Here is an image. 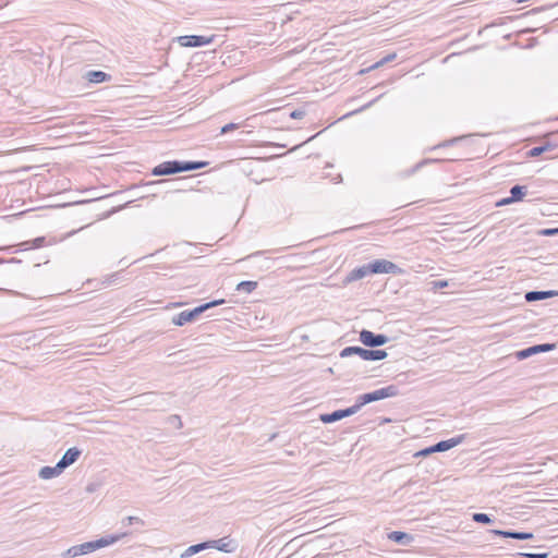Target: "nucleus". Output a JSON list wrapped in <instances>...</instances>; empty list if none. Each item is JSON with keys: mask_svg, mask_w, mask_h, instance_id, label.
Here are the masks:
<instances>
[{"mask_svg": "<svg viewBox=\"0 0 558 558\" xmlns=\"http://www.w3.org/2000/svg\"><path fill=\"white\" fill-rule=\"evenodd\" d=\"M398 395H399L398 386L389 385L384 388H380V389H377V390H374L371 392H366L367 397L365 398V400H368L369 403H372V402L379 401V400H383L386 398L396 397Z\"/></svg>", "mask_w": 558, "mask_h": 558, "instance_id": "9", "label": "nucleus"}, {"mask_svg": "<svg viewBox=\"0 0 558 558\" xmlns=\"http://www.w3.org/2000/svg\"><path fill=\"white\" fill-rule=\"evenodd\" d=\"M464 438H465L464 435H458L456 437H452V438H449L446 440H440V441L436 442L435 445H433V450H435V452L448 451V450L454 448L456 446L460 445L464 440Z\"/></svg>", "mask_w": 558, "mask_h": 558, "instance_id": "12", "label": "nucleus"}, {"mask_svg": "<svg viewBox=\"0 0 558 558\" xmlns=\"http://www.w3.org/2000/svg\"><path fill=\"white\" fill-rule=\"evenodd\" d=\"M513 202L510 199V196L508 197H504L501 199H499L497 203H496V206L497 207H501V206H506V205H510L512 204Z\"/></svg>", "mask_w": 558, "mask_h": 558, "instance_id": "37", "label": "nucleus"}, {"mask_svg": "<svg viewBox=\"0 0 558 558\" xmlns=\"http://www.w3.org/2000/svg\"><path fill=\"white\" fill-rule=\"evenodd\" d=\"M442 161H444L442 159H432V158L423 159V160L418 161L417 163H415L410 169H407V170H403L402 172H400V177L409 178V177L413 175L414 173H416L418 170H421L426 165L442 162Z\"/></svg>", "mask_w": 558, "mask_h": 558, "instance_id": "17", "label": "nucleus"}, {"mask_svg": "<svg viewBox=\"0 0 558 558\" xmlns=\"http://www.w3.org/2000/svg\"><path fill=\"white\" fill-rule=\"evenodd\" d=\"M368 265V271L371 275H377V274H392V275H400L403 272V270L395 263L387 260V259H375Z\"/></svg>", "mask_w": 558, "mask_h": 558, "instance_id": "4", "label": "nucleus"}, {"mask_svg": "<svg viewBox=\"0 0 558 558\" xmlns=\"http://www.w3.org/2000/svg\"><path fill=\"white\" fill-rule=\"evenodd\" d=\"M360 341L367 348H378L386 344L389 338L384 333H375L368 329L360 331Z\"/></svg>", "mask_w": 558, "mask_h": 558, "instance_id": "5", "label": "nucleus"}, {"mask_svg": "<svg viewBox=\"0 0 558 558\" xmlns=\"http://www.w3.org/2000/svg\"><path fill=\"white\" fill-rule=\"evenodd\" d=\"M209 165L208 161L204 160H180L181 173L189 172L194 170L204 169Z\"/></svg>", "mask_w": 558, "mask_h": 558, "instance_id": "19", "label": "nucleus"}, {"mask_svg": "<svg viewBox=\"0 0 558 558\" xmlns=\"http://www.w3.org/2000/svg\"><path fill=\"white\" fill-rule=\"evenodd\" d=\"M1 263L21 264V263H22V260L13 257V258H10V259H8V260L0 259V264H1Z\"/></svg>", "mask_w": 558, "mask_h": 558, "instance_id": "41", "label": "nucleus"}, {"mask_svg": "<svg viewBox=\"0 0 558 558\" xmlns=\"http://www.w3.org/2000/svg\"><path fill=\"white\" fill-rule=\"evenodd\" d=\"M353 414V410L349 407L347 409L336 410L331 413L320 414L319 420L325 424H330L340 421L344 417L351 416Z\"/></svg>", "mask_w": 558, "mask_h": 558, "instance_id": "10", "label": "nucleus"}, {"mask_svg": "<svg viewBox=\"0 0 558 558\" xmlns=\"http://www.w3.org/2000/svg\"><path fill=\"white\" fill-rule=\"evenodd\" d=\"M122 524L123 525H131V524L145 525V522H144V520H142L138 517L129 515V517H126L125 519L122 520Z\"/></svg>", "mask_w": 558, "mask_h": 558, "instance_id": "31", "label": "nucleus"}, {"mask_svg": "<svg viewBox=\"0 0 558 558\" xmlns=\"http://www.w3.org/2000/svg\"><path fill=\"white\" fill-rule=\"evenodd\" d=\"M539 235H543V236H554V235H558V227L557 228H546V229H542L539 232H538Z\"/></svg>", "mask_w": 558, "mask_h": 558, "instance_id": "32", "label": "nucleus"}, {"mask_svg": "<svg viewBox=\"0 0 558 558\" xmlns=\"http://www.w3.org/2000/svg\"><path fill=\"white\" fill-rule=\"evenodd\" d=\"M207 544L209 548H215L223 553H232L236 548L234 542L228 537L207 541Z\"/></svg>", "mask_w": 558, "mask_h": 558, "instance_id": "13", "label": "nucleus"}, {"mask_svg": "<svg viewBox=\"0 0 558 558\" xmlns=\"http://www.w3.org/2000/svg\"><path fill=\"white\" fill-rule=\"evenodd\" d=\"M208 544L206 542H202L195 545H191L185 549V551L181 555V558H189L195 554H198L202 550L208 549Z\"/></svg>", "mask_w": 558, "mask_h": 558, "instance_id": "25", "label": "nucleus"}, {"mask_svg": "<svg viewBox=\"0 0 558 558\" xmlns=\"http://www.w3.org/2000/svg\"><path fill=\"white\" fill-rule=\"evenodd\" d=\"M388 539H390L397 544L408 546L414 541V536L407 532L392 531L388 534Z\"/></svg>", "mask_w": 558, "mask_h": 558, "instance_id": "16", "label": "nucleus"}, {"mask_svg": "<svg viewBox=\"0 0 558 558\" xmlns=\"http://www.w3.org/2000/svg\"><path fill=\"white\" fill-rule=\"evenodd\" d=\"M460 138L456 137V138L449 140V141H445L444 143L439 144L438 147H445V146L452 145L456 142H458ZM435 148H437V146Z\"/></svg>", "mask_w": 558, "mask_h": 558, "instance_id": "40", "label": "nucleus"}, {"mask_svg": "<svg viewBox=\"0 0 558 558\" xmlns=\"http://www.w3.org/2000/svg\"><path fill=\"white\" fill-rule=\"evenodd\" d=\"M319 134H320V132L317 134H314V136H312L308 141L313 140L314 137H317V135H319Z\"/></svg>", "mask_w": 558, "mask_h": 558, "instance_id": "45", "label": "nucleus"}, {"mask_svg": "<svg viewBox=\"0 0 558 558\" xmlns=\"http://www.w3.org/2000/svg\"><path fill=\"white\" fill-rule=\"evenodd\" d=\"M165 182H167V181L166 180H156V181L147 182L146 185L161 184V183H165Z\"/></svg>", "mask_w": 558, "mask_h": 558, "instance_id": "43", "label": "nucleus"}, {"mask_svg": "<svg viewBox=\"0 0 558 558\" xmlns=\"http://www.w3.org/2000/svg\"><path fill=\"white\" fill-rule=\"evenodd\" d=\"M85 77L88 80V82L96 83V84L108 82L111 80L110 74H108L104 71H95V70L88 71L86 73Z\"/></svg>", "mask_w": 558, "mask_h": 558, "instance_id": "20", "label": "nucleus"}, {"mask_svg": "<svg viewBox=\"0 0 558 558\" xmlns=\"http://www.w3.org/2000/svg\"><path fill=\"white\" fill-rule=\"evenodd\" d=\"M239 126H240V124H238V123H228L221 128L220 133L227 134L233 130H236Z\"/></svg>", "mask_w": 558, "mask_h": 558, "instance_id": "35", "label": "nucleus"}, {"mask_svg": "<svg viewBox=\"0 0 558 558\" xmlns=\"http://www.w3.org/2000/svg\"><path fill=\"white\" fill-rule=\"evenodd\" d=\"M556 146H557L556 144H551L550 142H546L543 145L535 146V147L531 148L527 151V156H530V157H538L542 154H544L545 151L553 150L554 148H556Z\"/></svg>", "mask_w": 558, "mask_h": 558, "instance_id": "24", "label": "nucleus"}, {"mask_svg": "<svg viewBox=\"0 0 558 558\" xmlns=\"http://www.w3.org/2000/svg\"><path fill=\"white\" fill-rule=\"evenodd\" d=\"M215 37H216L215 35H211V36L183 35V36L178 37V43L182 47H189V48L202 47V46L211 44L214 41Z\"/></svg>", "mask_w": 558, "mask_h": 558, "instance_id": "6", "label": "nucleus"}, {"mask_svg": "<svg viewBox=\"0 0 558 558\" xmlns=\"http://www.w3.org/2000/svg\"><path fill=\"white\" fill-rule=\"evenodd\" d=\"M262 253H263L262 251H257L256 253L250 255L248 257L257 256V255H260Z\"/></svg>", "mask_w": 558, "mask_h": 558, "instance_id": "44", "label": "nucleus"}, {"mask_svg": "<svg viewBox=\"0 0 558 558\" xmlns=\"http://www.w3.org/2000/svg\"><path fill=\"white\" fill-rule=\"evenodd\" d=\"M366 397H367L366 393L360 395L356 398L355 403L352 407H350L353 410L354 414L357 413L362 407L369 403L368 400H365Z\"/></svg>", "mask_w": 558, "mask_h": 558, "instance_id": "29", "label": "nucleus"}, {"mask_svg": "<svg viewBox=\"0 0 558 558\" xmlns=\"http://www.w3.org/2000/svg\"><path fill=\"white\" fill-rule=\"evenodd\" d=\"M173 418L180 422V417L178 415H174Z\"/></svg>", "mask_w": 558, "mask_h": 558, "instance_id": "46", "label": "nucleus"}, {"mask_svg": "<svg viewBox=\"0 0 558 558\" xmlns=\"http://www.w3.org/2000/svg\"><path fill=\"white\" fill-rule=\"evenodd\" d=\"M304 116H305V111L303 109H294L289 113V117L291 119H295V120L302 119V118H304Z\"/></svg>", "mask_w": 558, "mask_h": 558, "instance_id": "34", "label": "nucleus"}, {"mask_svg": "<svg viewBox=\"0 0 558 558\" xmlns=\"http://www.w3.org/2000/svg\"><path fill=\"white\" fill-rule=\"evenodd\" d=\"M558 295L555 290H532L527 291L524 295L526 302L532 303L536 301L547 300Z\"/></svg>", "mask_w": 558, "mask_h": 558, "instance_id": "11", "label": "nucleus"}, {"mask_svg": "<svg viewBox=\"0 0 558 558\" xmlns=\"http://www.w3.org/2000/svg\"><path fill=\"white\" fill-rule=\"evenodd\" d=\"M556 349V343H541L527 347L515 352L519 361L525 360L534 354L549 352Z\"/></svg>", "mask_w": 558, "mask_h": 558, "instance_id": "8", "label": "nucleus"}, {"mask_svg": "<svg viewBox=\"0 0 558 558\" xmlns=\"http://www.w3.org/2000/svg\"><path fill=\"white\" fill-rule=\"evenodd\" d=\"M510 538L519 539V541H526V539H533L534 534L531 532H519L510 530Z\"/></svg>", "mask_w": 558, "mask_h": 558, "instance_id": "28", "label": "nucleus"}, {"mask_svg": "<svg viewBox=\"0 0 558 558\" xmlns=\"http://www.w3.org/2000/svg\"><path fill=\"white\" fill-rule=\"evenodd\" d=\"M489 533L496 535V536H500V537H505V538H510V530H489Z\"/></svg>", "mask_w": 558, "mask_h": 558, "instance_id": "33", "label": "nucleus"}, {"mask_svg": "<svg viewBox=\"0 0 558 558\" xmlns=\"http://www.w3.org/2000/svg\"><path fill=\"white\" fill-rule=\"evenodd\" d=\"M527 190L525 185L515 184L510 189V199L513 203L520 202L526 195Z\"/></svg>", "mask_w": 558, "mask_h": 558, "instance_id": "23", "label": "nucleus"}, {"mask_svg": "<svg viewBox=\"0 0 558 558\" xmlns=\"http://www.w3.org/2000/svg\"><path fill=\"white\" fill-rule=\"evenodd\" d=\"M257 286H258L257 281L245 280V281L239 282L236 284L235 290L239 292L252 293L257 288Z\"/></svg>", "mask_w": 558, "mask_h": 558, "instance_id": "26", "label": "nucleus"}, {"mask_svg": "<svg viewBox=\"0 0 558 558\" xmlns=\"http://www.w3.org/2000/svg\"><path fill=\"white\" fill-rule=\"evenodd\" d=\"M126 535H128V533L124 532V533H121V534L109 535V536L100 537V538L95 539V541H90V542H86V543H83V544H80V545H75V546L70 547L63 554V556H68V557L74 558V557L87 555V554L93 553V551H95V550H97L99 548L109 546V545L120 541L121 538H123Z\"/></svg>", "mask_w": 558, "mask_h": 558, "instance_id": "1", "label": "nucleus"}, {"mask_svg": "<svg viewBox=\"0 0 558 558\" xmlns=\"http://www.w3.org/2000/svg\"><path fill=\"white\" fill-rule=\"evenodd\" d=\"M225 303H226L225 299H218V300H214V301H210L207 303H203V304L194 307L193 310L183 311V312L177 314L175 316H173L172 324L175 326H184L187 323H192V322L196 320L197 317L201 314L205 313L206 311H208L213 307H216L218 305H222Z\"/></svg>", "mask_w": 558, "mask_h": 558, "instance_id": "2", "label": "nucleus"}, {"mask_svg": "<svg viewBox=\"0 0 558 558\" xmlns=\"http://www.w3.org/2000/svg\"><path fill=\"white\" fill-rule=\"evenodd\" d=\"M64 470L60 466L59 462L54 466H43L39 470V477L43 480H51L59 476Z\"/></svg>", "mask_w": 558, "mask_h": 558, "instance_id": "18", "label": "nucleus"}, {"mask_svg": "<svg viewBox=\"0 0 558 558\" xmlns=\"http://www.w3.org/2000/svg\"><path fill=\"white\" fill-rule=\"evenodd\" d=\"M371 275L368 271V265H362L360 267H356L352 269L342 280L343 286H348L352 283L353 281L363 279L364 277Z\"/></svg>", "mask_w": 558, "mask_h": 558, "instance_id": "14", "label": "nucleus"}, {"mask_svg": "<svg viewBox=\"0 0 558 558\" xmlns=\"http://www.w3.org/2000/svg\"><path fill=\"white\" fill-rule=\"evenodd\" d=\"M47 244L46 236H38L33 240L24 241L19 244L20 250H34V248H40Z\"/></svg>", "mask_w": 558, "mask_h": 558, "instance_id": "21", "label": "nucleus"}, {"mask_svg": "<svg viewBox=\"0 0 558 558\" xmlns=\"http://www.w3.org/2000/svg\"><path fill=\"white\" fill-rule=\"evenodd\" d=\"M380 97H381V95H380V96H378L377 98H375V99L371 100V101H369V102H367L366 105L362 106V107H361L359 110H356L355 112H360V111H363V110H366V109L371 108V107H372V106H373V105H374V104H375V102H376Z\"/></svg>", "mask_w": 558, "mask_h": 558, "instance_id": "39", "label": "nucleus"}, {"mask_svg": "<svg viewBox=\"0 0 558 558\" xmlns=\"http://www.w3.org/2000/svg\"><path fill=\"white\" fill-rule=\"evenodd\" d=\"M81 454H82V450H80L76 447H72V448H69L64 452V454L62 456V458L58 462H59L60 466L63 470H65L66 468H69L73 463H75Z\"/></svg>", "mask_w": 558, "mask_h": 558, "instance_id": "15", "label": "nucleus"}, {"mask_svg": "<svg viewBox=\"0 0 558 558\" xmlns=\"http://www.w3.org/2000/svg\"><path fill=\"white\" fill-rule=\"evenodd\" d=\"M352 355H359L364 361H380L388 356L386 350L381 349H365L357 345L347 347L341 350L340 356L348 357Z\"/></svg>", "mask_w": 558, "mask_h": 558, "instance_id": "3", "label": "nucleus"}, {"mask_svg": "<svg viewBox=\"0 0 558 558\" xmlns=\"http://www.w3.org/2000/svg\"><path fill=\"white\" fill-rule=\"evenodd\" d=\"M396 57H397V54L395 52L393 53H389L386 57H384L383 59H380L379 61H377L374 64H372L371 66L362 69L359 72V74L363 75V74L369 73L371 71H373L375 69H378V68L383 66L384 64L395 60Z\"/></svg>", "mask_w": 558, "mask_h": 558, "instance_id": "22", "label": "nucleus"}, {"mask_svg": "<svg viewBox=\"0 0 558 558\" xmlns=\"http://www.w3.org/2000/svg\"><path fill=\"white\" fill-rule=\"evenodd\" d=\"M472 518H473V521L476 523L490 524L494 522V518H492L489 514L483 513V512L473 513Z\"/></svg>", "mask_w": 558, "mask_h": 558, "instance_id": "27", "label": "nucleus"}, {"mask_svg": "<svg viewBox=\"0 0 558 558\" xmlns=\"http://www.w3.org/2000/svg\"><path fill=\"white\" fill-rule=\"evenodd\" d=\"M513 556L518 558H548L549 553H517Z\"/></svg>", "mask_w": 558, "mask_h": 558, "instance_id": "30", "label": "nucleus"}, {"mask_svg": "<svg viewBox=\"0 0 558 558\" xmlns=\"http://www.w3.org/2000/svg\"><path fill=\"white\" fill-rule=\"evenodd\" d=\"M95 490H96V485L95 484H88L86 486V492L94 493Z\"/></svg>", "mask_w": 558, "mask_h": 558, "instance_id": "42", "label": "nucleus"}, {"mask_svg": "<svg viewBox=\"0 0 558 558\" xmlns=\"http://www.w3.org/2000/svg\"><path fill=\"white\" fill-rule=\"evenodd\" d=\"M434 452H435V450H433V446H429V447H427V448H424V449L420 450V451L416 453V456H420V457H426V456H428V454H430V453H434Z\"/></svg>", "mask_w": 558, "mask_h": 558, "instance_id": "36", "label": "nucleus"}, {"mask_svg": "<svg viewBox=\"0 0 558 558\" xmlns=\"http://www.w3.org/2000/svg\"><path fill=\"white\" fill-rule=\"evenodd\" d=\"M151 175L165 177L181 173L180 160H167L151 169Z\"/></svg>", "mask_w": 558, "mask_h": 558, "instance_id": "7", "label": "nucleus"}, {"mask_svg": "<svg viewBox=\"0 0 558 558\" xmlns=\"http://www.w3.org/2000/svg\"><path fill=\"white\" fill-rule=\"evenodd\" d=\"M435 289H444L448 287V281L446 280H437L433 282Z\"/></svg>", "mask_w": 558, "mask_h": 558, "instance_id": "38", "label": "nucleus"}]
</instances>
